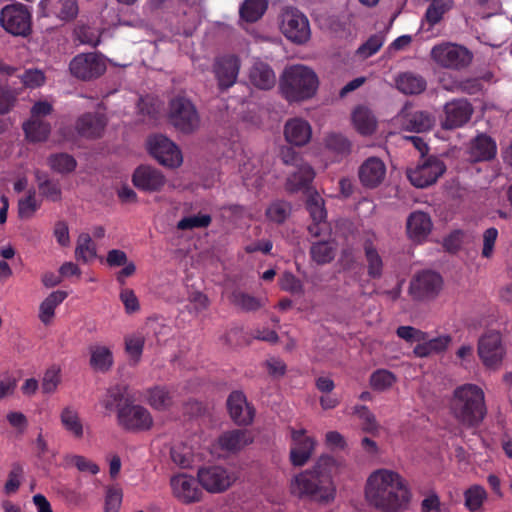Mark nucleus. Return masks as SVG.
<instances>
[{
	"mask_svg": "<svg viewBox=\"0 0 512 512\" xmlns=\"http://www.w3.org/2000/svg\"><path fill=\"white\" fill-rule=\"evenodd\" d=\"M364 496L367 503L382 512H400L411 499L408 482L397 471L376 469L367 477Z\"/></svg>",
	"mask_w": 512,
	"mask_h": 512,
	"instance_id": "nucleus-1",
	"label": "nucleus"
},
{
	"mask_svg": "<svg viewBox=\"0 0 512 512\" xmlns=\"http://www.w3.org/2000/svg\"><path fill=\"white\" fill-rule=\"evenodd\" d=\"M336 461L322 455L315 464L295 474L289 482V492L297 499H309L321 505H328L336 498L337 488L333 479Z\"/></svg>",
	"mask_w": 512,
	"mask_h": 512,
	"instance_id": "nucleus-2",
	"label": "nucleus"
},
{
	"mask_svg": "<svg viewBox=\"0 0 512 512\" xmlns=\"http://www.w3.org/2000/svg\"><path fill=\"white\" fill-rule=\"evenodd\" d=\"M449 410L460 425L477 427L487 414L483 389L471 383L456 387L449 400Z\"/></svg>",
	"mask_w": 512,
	"mask_h": 512,
	"instance_id": "nucleus-3",
	"label": "nucleus"
},
{
	"mask_svg": "<svg viewBox=\"0 0 512 512\" xmlns=\"http://www.w3.org/2000/svg\"><path fill=\"white\" fill-rule=\"evenodd\" d=\"M318 86L316 73L300 64L287 67L280 80V91L288 102H301L312 98Z\"/></svg>",
	"mask_w": 512,
	"mask_h": 512,
	"instance_id": "nucleus-4",
	"label": "nucleus"
},
{
	"mask_svg": "<svg viewBox=\"0 0 512 512\" xmlns=\"http://www.w3.org/2000/svg\"><path fill=\"white\" fill-rule=\"evenodd\" d=\"M429 56L437 68L450 71H462L473 61V53L467 47L451 41L433 45Z\"/></svg>",
	"mask_w": 512,
	"mask_h": 512,
	"instance_id": "nucleus-5",
	"label": "nucleus"
},
{
	"mask_svg": "<svg viewBox=\"0 0 512 512\" xmlns=\"http://www.w3.org/2000/svg\"><path fill=\"white\" fill-rule=\"evenodd\" d=\"M197 480L202 489L208 493L220 494L236 483L238 474L221 465H210L198 469Z\"/></svg>",
	"mask_w": 512,
	"mask_h": 512,
	"instance_id": "nucleus-6",
	"label": "nucleus"
},
{
	"mask_svg": "<svg viewBox=\"0 0 512 512\" xmlns=\"http://www.w3.org/2000/svg\"><path fill=\"white\" fill-rule=\"evenodd\" d=\"M446 170L442 160L435 156L421 158L413 167L406 171L411 184L417 188H426L434 184Z\"/></svg>",
	"mask_w": 512,
	"mask_h": 512,
	"instance_id": "nucleus-7",
	"label": "nucleus"
},
{
	"mask_svg": "<svg viewBox=\"0 0 512 512\" xmlns=\"http://www.w3.org/2000/svg\"><path fill=\"white\" fill-rule=\"evenodd\" d=\"M478 355L483 365L498 370L506 357L502 335L497 331L485 333L478 341Z\"/></svg>",
	"mask_w": 512,
	"mask_h": 512,
	"instance_id": "nucleus-8",
	"label": "nucleus"
},
{
	"mask_svg": "<svg viewBox=\"0 0 512 512\" xmlns=\"http://www.w3.org/2000/svg\"><path fill=\"white\" fill-rule=\"evenodd\" d=\"M170 123L182 133H192L200 124L199 115L190 100L177 97L170 103Z\"/></svg>",
	"mask_w": 512,
	"mask_h": 512,
	"instance_id": "nucleus-9",
	"label": "nucleus"
},
{
	"mask_svg": "<svg viewBox=\"0 0 512 512\" xmlns=\"http://www.w3.org/2000/svg\"><path fill=\"white\" fill-rule=\"evenodd\" d=\"M0 23L10 34L26 36L31 31V14L21 3L8 4L1 10Z\"/></svg>",
	"mask_w": 512,
	"mask_h": 512,
	"instance_id": "nucleus-10",
	"label": "nucleus"
},
{
	"mask_svg": "<svg viewBox=\"0 0 512 512\" xmlns=\"http://www.w3.org/2000/svg\"><path fill=\"white\" fill-rule=\"evenodd\" d=\"M281 31L293 43L304 44L311 37L307 17L297 9L287 8L282 13Z\"/></svg>",
	"mask_w": 512,
	"mask_h": 512,
	"instance_id": "nucleus-11",
	"label": "nucleus"
},
{
	"mask_svg": "<svg viewBox=\"0 0 512 512\" xmlns=\"http://www.w3.org/2000/svg\"><path fill=\"white\" fill-rule=\"evenodd\" d=\"M150 154L163 166L178 168L183 156L178 146L164 135H154L148 140Z\"/></svg>",
	"mask_w": 512,
	"mask_h": 512,
	"instance_id": "nucleus-12",
	"label": "nucleus"
},
{
	"mask_svg": "<svg viewBox=\"0 0 512 512\" xmlns=\"http://www.w3.org/2000/svg\"><path fill=\"white\" fill-rule=\"evenodd\" d=\"M443 279L433 271H422L410 281L409 294L415 300L434 299L442 290Z\"/></svg>",
	"mask_w": 512,
	"mask_h": 512,
	"instance_id": "nucleus-13",
	"label": "nucleus"
},
{
	"mask_svg": "<svg viewBox=\"0 0 512 512\" xmlns=\"http://www.w3.org/2000/svg\"><path fill=\"white\" fill-rule=\"evenodd\" d=\"M118 423L128 431H146L153 426L151 413L137 404H125L118 409Z\"/></svg>",
	"mask_w": 512,
	"mask_h": 512,
	"instance_id": "nucleus-14",
	"label": "nucleus"
},
{
	"mask_svg": "<svg viewBox=\"0 0 512 512\" xmlns=\"http://www.w3.org/2000/svg\"><path fill=\"white\" fill-rule=\"evenodd\" d=\"M169 484L173 497L182 504L197 503L203 498L198 480L189 474H176L170 478Z\"/></svg>",
	"mask_w": 512,
	"mask_h": 512,
	"instance_id": "nucleus-15",
	"label": "nucleus"
},
{
	"mask_svg": "<svg viewBox=\"0 0 512 512\" xmlns=\"http://www.w3.org/2000/svg\"><path fill=\"white\" fill-rule=\"evenodd\" d=\"M73 76L81 80H91L106 71L104 59L95 53H82L75 56L69 65Z\"/></svg>",
	"mask_w": 512,
	"mask_h": 512,
	"instance_id": "nucleus-16",
	"label": "nucleus"
},
{
	"mask_svg": "<svg viewBox=\"0 0 512 512\" xmlns=\"http://www.w3.org/2000/svg\"><path fill=\"white\" fill-rule=\"evenodd\" d=\"M290 437V461L294 466H304L314 453L316 440L304 428H290Z\"/></svg>",
	"mask_w": 512,
	"mask_h": 512,
	"instance_id": "nucleus-17",
	"label": "nucleus"
},
{
	"mask_svg": "<svg viewBox=\"0 0 512 512\" xmlns=\"http://www.w3.org/2000/svg\"><path fill=\"white\" fill-rule=\"evenodd\" d=\"M133 185L144 192H161L167 184L163 172L150 165H140L132 174Z\"/></svg>",
	"mask_w": 512,
	"mask_h": 512,
	"instance_id": "nucleus-18",
	"label": "nucleus"
},
{
	"mask_svg": "<svg viewBox=\"0 0 512 512\" xmlns=\"http://www.w3.org/2000/svg\"><path fill=\"white\" fill-rule=\"evenodd\" d=\"M394 120L403 130L417 133L430 130L435 122L431 114L424 111H414L410 104H406Z\"/></svg>",
	"mask_w": 512,
	"mask_h": 512,
	"instance_id": "nucleus-19",
	"label": "nucleus"
},
{
	"mask_svg": "<svg viewBox=\"0 0 512 512\" xmlns=\"http://www.w3.org/2000/svg\"><path fill=\"white\" fill-rule=\"evenodd\" d=\"M445 118L441 122L443 129L451 130L465 125L473 114L472 105L464 99L453 100L444 106Z\"/></svg>",
	"mask_w": 512,
	"mask_h": 512,
	"instance_id": "nucleus-20",
	"label": "nucleus"
},
{
	"mask_svg": "<svg viewBox=\"0 0 512 512\" xmlns=\"http://www.w3.org/2000/svg\"><path fill=\"white\" fill-rule=\"evenodd\" d=\"M240 60L233 55L218 58L213 66V72L221 90L232 87L238 78Z\"/></svg>",
	"mask_w": 512,
	"mask_h": 512,
	"instance_id": "nucleus-21",
	"label": "nucleus"
},
{
	"mask_svg": "<svg viewBox=\"0 0 512 512\" xmlns=\"http://www.w3.org/2000/svg\"><path fill=\"white\" fill-rule=\"evenodd\" d=\"M358 177L364 187L376 188L386 177V165L378 157H369L360 165Z\"/></svg>",
	"mask_w": 512,
	"mask_h": 512,
	"instance_id": "nucleus-22",
	"label": "nucleus"
},
{
	"mask_svg": "<svg viewBox=\"0 0 512 512\" xmlns=\"http://www.w3.org/2000/svg\"><path fill=\"white\" fill-rule=\"evenodd\" d=\"M40 10L42 16L69 21L77 16L78 4L76 0H41Z\"/></svg>",
	"mask_w": 512,
	"mask_h": 512,
	"instance_id": "nucleus-23",
	"label": "nucleus"
},
{
	"mask_svg": "<svg viewBox=\"0 0 512 512\" xmlns=\"http://www.w3.org/2000/svg\"><path fill=\"white\" fill-rule=\"evenodd\" d=\"M285 140L294 146H305L312 137L310 123L300 117L288 119L284 125Z\"/></svg>",
	"mask_w": 512,
	"mask_h": 512,
	"instance_id": "nucleus-24",
	"label": "nucleus"
},
{
	"mask_svg": "<svg viewBox=\"0 0 512 512\" xmlns=\"http://www.w3.org/2000/svg\"><path fill=\"white\" fill-rule=\"evenodd\" d=\"M227 407L232 420L238 425H249L254 419V409L240 391L232 392L227 399Z\"/></svg>",
	"mask_w": 512,
	"mask_h": 512,
	"instance_id": "nucleus-25",
	"label": "nucleus"
},
{
	"mask_svg": "<svg viewBox=\"0 0 512 512\" xmlns=\"http://www.w3.org/2000/svg\"><path fill=\"white\" fill-rule=\"evenodd\" d=\"M496 152V143L486 134H479L471 140L467 151L469 159L473 162L490 160L496 155Z\"/></svg>",
	"mask_w": 512,
	"mask_h": 512,
	"instance_id": "nucleus-26",
	"label": "nucleus"
},
{
	"mask_svg": "<svg viewBox=\"0 0 512 512\" xmlns=\"http://www.w3.org/2000/svg\"><path fill=\"white\" fill-rule=\"evenodd\" d=\"M432 230L430 216L422 211L411 213L407 219V233L414 242H422Z\"/></svg>",
	"mask_w": 512,
	"mask_h": 512,
	"instance_id": "nucleus-27",
	"label": "nucleus"
},
{
	"mask_svg": "<svg viewBox=\"0 0 512 512\" xmlns=\"http://www.w3.org/2000/svg\"><path fill=\"white\" fill-rule=\"evenodd\" d=\"M249 81L258 89L269 90L275 86L276 76L268 64L255 61L249 70Z\"/></svg>",
	"mask_w": 512,
	"mask_h": 512,
	"instance_id": "nucleus-28",
	"label": "nucleus"
},
{
	"mask_svg": "<svg viewBox=\"0 0 512 512\" xmlns=\"http://www.w3.org/2000/svg\"><path fill=\"white\" fill-rule=\"evenodd\" d=\"M106 126V119L101 113H87L82 115L77 123L78 133L84 137L95 138L101 136Z\"/></svg>",
	"mask_w": 512,
	"mask_h": 512,
	"instance_id": "nucleus-29",
	"label": "nucleus"
},
{
	"mask_svg": "<svg viewBox=\"0 0 512 512\" xmlns=\"http://www.w3.org/2000/svg\"><path fill=\"white\" fill-rule=\"evenodd\" d=\"M89 364L94 371L107 372L113 364L114 358L111 349L102 344H93L89 347Z\"/></svg>",
	"mask_w": 512,
	"mask_h": 512,
	"instance_id": "nucleus-30",
	"label": "nucleus"
},
{
	"mask_svg": "<svg viewBox=\"0 0 512 512\" xmlns=\"http://www.w3.org/2000/svg\"><path fill=\"white\" fill-rule=\"evenodd\" d=\"M60 422L64 430L74 437L81 439L84 436V424L78 410L73 406H66L61 410Z\"/></svg>",
	"mask_w": 512,
	"mask_h": 512,
	"instance_id": "nucleus-31",
	"label": "nucleus"
},
{
	"mask_svg": "<svg viewBox=\"0 0 512 512\" xmlns=\"http://www.w3.org/2000/svg\"><path fill=\"white\" fill-rule=\"evenodd\" d=\"M146 402L155 410L166 411L174 404V394L164 386H154L146 390Z\"/></svg>",
	"mask_w": 512,
	"mask_h": 512,
	"instance_id": "nucleus-32",
	"label": "nucleus"
},
{
	"mask_svg": "<svg viewBox=\"0 0 512 512\" xmlns=\"http://www.w3.org/2000/svg\"><path fill=\"white\" fill-rule=\"evenodd\" d=\"M252 442L250 433L243 430H232L223 433L218 439L219 447L226 452H236Z\"/></svg>",
	"mask_w": 512,
	"mask_h": 512,
	"instance_id": "nucleus-33",
	"label": "nucleus"
},
{
	"mask_svg": "<svg viewBox=\"0 0 512 512\" xmlns=\"http://www.w3.org/2000/svg\"><path fill=\"white\" fill-rule=\"evenodd\" d=\"M452 338L449 335H440L435 338L426 339L419 342L414 349L413 353L416 357L425 358L433 354L444 352L450 345Z\"/></svg>",
	"mask_w": 512,
	"mask_h": 512,
	"instance_id": "nucleus-34",
	"label": "nucleus"
},
{
	"mask_svg": "<svg viewBox=\"0 0 512 512\" xmlns=\"http://www.w3.org/2000/svg\"><path fill=\"white\" fill-rule=\"evenodd\" d=\"M352 123L354 128L361 135H372L377 128V120L371 110L364 106H359L352 113Z\"/></svg>",
	"mask_w": 512,
	"mask_h": 512,
	"instance_id": "nucleus-35",
	"label": "nucleus"
},
{
	"mask_svg": "<svg viewBox=\"0 0 512 512\" xmlns=\"http://www.w3.org/2000/svg\"><path fill=\"white\" fill-rule=\"evenodd\" d=\"M464 507L469 512H483L488 501V492L480 484H473L463 492Z\"/></svg>",
	"mask_w": 512,
	"mask_h": 512,
	"instance_id": "nucleus-36",
	"label": "nucleus"
},
{
	"mask_svg": "<svg viewBox=\"0 0 512 512\" xmlns=\"http://www.w3.org/2000/svg\"><path fill=\"white\" fill-rule=\"evenodd\" d=\"M67 292L57 290L50 293L40 304L39 319L49 325L55 316V309L66 299Z\"/></svg>",
	"mask_w": 512,
	"mask_h": 512,
	"instance_id": "nucleus-37",
	"label": "nucleus"
},
{
	"mask_svg": "<svg viewBox=\"0 0 512 512\" xmlns=\"http://www.w3.org/2000/svg\"><path fill=\"white\" fill-rule=\"evenodd\" d=\"M25 137L29 142L37 143L48 139L50 124L44 120H27L23 123Z\"/></svg>",
	"mask_w": 512,
	"mask_h": 512,
	"instance_id": "nucleus-38",
	"label": "nucleus"
},
{
	"mask_svg": "<svg viewBox=\"0 0 512 512\" xmlns=\"http://www.w3.org/2000/svg\"><path fill=\"white\" fill-rule=\"evenodd\" d=\"M314 177L315 173L310 165L300 164L296 171L290 173L287 179V188L290 191H298L312 182Z\"/></svg>",
	"mask_w": 512,
	"mask_h": 512,
	"instance_id": "nucleus-39",
	"label": "nucleus"
},
{
	"mask_svg": "<svg viewBox=\"0 0 512 512\" xmlns=\"http://www.w3.org/2000/svg\"><path fill=\"white\" fill-rule=\"evenodd\" d=\"M397 88L404 94H419L426 88V81L423 77L413 73H403L396 79Z\"/></svg>",
	"mask_w": 512,
	"mask_h": 512,
	"instance_id": "nucleus-40",
	"label": "nucleus"
},
{
	"mask_svg": "<svg viewBox=\"0 0 512 512\" xmlns=\"http://www.w3.org/2000/svg\"><path fill=\"white\" fill-rule=\"evenodd\" d=\"M145 341L146 336L142 331L132 332L125 336V352L134 363H138L140 361Z\"/></svg>",
	"mask_w": 512,
	"mask_h": 512,
	"instance_id": "nucleus-41",
	"label": "nucleus"
},
{
	"mask_svg": "<svg viewBox=\"0 0 512 512\" xmlns=\"http://www.w3.org/2000/svg\"><path fill=\"white\" fill-rule=\"evenodd\" d=\"M38 189L43 197L56 202L61 200L62 192L59 184L48 178V176L39 170L35 172Z\"/></svg>",
	"mask_w": 512,
	"mask_h": 512,
	"instance_id": "nucleus-42",
	"label": "nucleus"
},
{
	"mask_svg": "<svg viewBox=\"0 0 512 512\" xmlns=\"http://www.w3.org/2000/svg\"><path fill=\"white\" fill-rule=\"evenodd\" d=\"M336 253V244L334 241H319L312 244L310 254L312 259L318 264L331 262Z\"/></svg>",
	"mask_w": 512,
	"mask_h": 512,
	"instance_id": "nucleus-43",
	"label": "nucleus"
},
{
	"mask_svg": "<svg viewBox=\"0 0 512 512\" xmlns=\"http://www.w3.org/2000/svg\"><path fill=\"white\" fill-rule=\"evenodd\" d=\"M453 5V0H432L425 13V19L428 24L430 26L438 24L444 14L453 8Z\"/></svg>",
	"mask_w": 512,
	"mask_h": 512,
	"instance_id": "nucleus-44",
	"label": "nucleus"
},
{
	"mask_svg": "<svg viewBox=\"0 0 512 512\" xmlns=\"http://www.w3.org/2000/svg\"><path fill=\"white\" fill-rule=\"evenodd\" d=\"M267 6V0H246L240 7V16L247 22H255L265 13Z\"/></svg>",
	"mask_w": 512,
	"mask_h": 512,
	"instance_id": "nucleus-45",
	"label": "nucleus"
},
{
	"mask_svg": "<svg viewBox=\"0 0 512 512\" xmlns=\"http://www.w3.org/2000/svg\"><path fill=\"white\" fill-rule=\"evenodd\" d=\"M96 255V246L90 235L87 233L80 234L75 249L76 259L88 263L94 260Z\"/></svg>",
	"mask_w": 512,
	"mask_h": 512,
	"instance_id": "nucleus-46",
	"label": "nucleus"
},
{
	"mask_svg": "<svg viewBox=\"0 0 512 512\" xmlns=\"http://www.w3.org/2000/svg\"><path fill=\"white\" fill-rule=\"evenodd\" d=\"M353 414L361 421V428L364 432L372 435L379 433V423L375 415L369 410L367 406L357 405L353 408Z\"/></svg>",
	"mask_w": 512,
	"mask_h": 512,
	"instance_id": "nucleus-47",
	"label": "nucleus"
},
{
	"mask_svg": "<svg viewBox=\"0 0 512 512\" xmlns=\"http://www.w3.org/2000/svg\"><path fill=\"white\" fill-rule=\"evenodd\" d=\"M230 302L243 311H256L263 306L262 299L242 291H235L230 296Z\"/></svg>",
	"mask_w": 512,
	"mask_h": 512,
	"instance_id": "nucleus-48",
	"label": "nucleus"
},
{
	"mask_svg": "<svg viewBox=\"0 0 512 512\" xmlns=\"http://www.w3.org/2000/svg\"><path fill=\"white\" fill-rule=\"evenodd\" d=\"M364 251L367 260L368 275L372 278H378L382 274L383 262L377 250L373 247L370 240L364 244Z\"/></svg>",
	"mask_w": 512,
	"mask_h": 512,
	"instance_id": "nucleus-49",
	"label": "nucleus"
},
{
	"mask_svg": "<svg viewBox=\"0 0 512 512\" xmlns=\"http://www.w3.org/2000/svg\"><path fill=\"white\" fill-rule=\"evenodd\" d=\"M171 459L181 468H190L194 462L193 450L184 443L175 444L171 448Z\"/></svg>",
	"mask_w": 512,
	"mask_h": 512,
	"instance_id": "nucleus-50",
	"label": "nucleus"
},
{
	"mask_svg": "<svg viewBox=\"0 0 512 512\" xmlns=\"http://www.w3.org/2000/svg\"><path fill=\"white\" fill-rule=\"evenodd\" d=\"M64 465L66 467L75 466L80 472H87L92 475L99 473V466L88 458L77 455L67 454L64 456Z\"/></svg>",
	"mask_w": 512,
	"mask_h": 512,
	"instance_id": "nucleus-51",
	"label": "nucleus"
},
{
	"mask_svg": "<svg viewBox=\"0 0 512 512\" xmlns=\"http://www.w3.org/2000/svg\"><path fill=\"white\" fill-rule=\"evenodd\" d=\"M306 206L313 222H325L327 212L324 207V200L317 192L309 194Z\"/></svg>",
	"mask_w": 512,
	"mask_h": 512,
	"instance_id": "nucleus-52",
	"label": "nucleus"
},
{
	"mask_svg": "<svg viewBox=\"0 0 512 512\" xmlns=\"http://www.w3.org/2000/svg\"><path fill=\"white\" fill-rule=\"evenodd\" d=\"M48 164L53 171L61 174L74 171L77 165L76 160L72 156L64 153L50 156Z\"/></svg>",
	"mask_w": 512,
	"mask_h": 512,
	"instance_id": "nucleus-53",
	"label": "nucleus"
},
{
	"mask_svg": "<svg viewBox=\"0 0 512 512\" xmlns=\"http://www.w3.org/2000/svg\"><path fill=\"white\" fill-rule=\"evenodd\" d=\"M369 382L374 390L384 391L393 386L396 382V377L386 369H379L372 373Z\"/></svg>",
	"mask_w": 512,
	"mask_h": 512,
	"instance_id": "nucleus-54",
	"label": "nucleus"
},
{
	"mask_svg": "<svg viewBox=\"0 0 512 512\" xmlns=\"http://www.w3.org/2000/svg\"><path fill=\"white\" fill-rule=\"evenodd\" d=\"M385 42V36L382 33L372 35L356 51L362 59H367L376 54Z\"/></svg>",
	"mask_w": 512,
	"mask_h": 512,
	"instance_id": "nucleus-55",
	"label": "nucleus"
},
{
	"mask_svg": "<svg viewBox=\"0 0 512 512\" xmlns=\"http://www.w3.org/2000/svg\"><path fill=\"white\" fill-rule=\"evenodd\" d=\"M211 223V216L208 214H196L182 218L177 223L179 230H192L195 228H205Z\"/></svg>",
	"mask_w": 512,
	"mask_h": 512,
	"instance_id": "nucleus-56",
	"label": "nucleus"
},
{
	"mask_svg": "<svg viewBox=\"0 0 512 512\" xmlns=\"http://www.w3.org/2000/svg\"><path fill=\"white\" fill-rule=\"evenodd\" d=\"M291 207L288 203L277 201L272 203L266 210L267 218L274 223H283L290 215Z\"/></svg>",
	"mask_w": 512,
	"mask_h": 512,
	"instance_id": "nucleus-57",
	"label": "nucleus"
},
{
	"mask_svg": "<svg viewBox=\"0 0 512 512\" xmlns=\"http://www.w3.org/2000/svg\"><path fill=\"white\" fill-rule=\"evenodd\" d=\"M39 208L36 200L35 191H29L28 195L18 202V214L22 219L31 218Z\"/></svg>",
	"mask_w": 512,
	"mask_h": 512,
	"instance_id": "nucleus-58",
	"label": "nucleus"
},
{
	"mask_svg": "<svg viewBox=\"0 0 512 512\" xmlns=\"http://www.w3.org/2000/svg\"><path fill=\"white\" fill-rule=\"evenodd\" d=\"M123 499L122 489L117 486L108 487L105 495L104 512H119Z\"/></svg>",
	"mask_w": 512,
	"mask_h": 512,
	"instance_id": "nucleus-59",
	"label": "nucleus"
},
{
	"mask_svg": "<svg viewBox=\"0 0 512 512\" xmlns=\"http://www.w3.org/2000/svg\"><path fill=\"white\" fill-rule=\"evenodd\" d=\"M21 83L27 88H37L45 83L46 77L39 69H27L19 76Z\"/></svg>",
	"mask_w": 512,
	"mask_h": 512,
	"instance_id": "nucleus-60",
	"label": "nucleus"
},
{
	"mask_svg": "<svg viewBox=\"0 0 512 512\" xmlns=\"http://www.w3.org/2000/svg\"><path fill=\"white\" fill-rule=\"evenodd\" d=\"M61 381L60 369L56 366L49 368L42 380V390L46 394H51L56 391Z\"/></svg>",
	"mask_w": 512,
	"mask_h": 512,
	"instance_id": "nucleus-61",
	"label": "nucleus"
},
{
	"mask_svg": "<svg viewBox=\"0 0 512 512\" xmlns=\"http://www.w3.org/2000/svg\"><path fill=\"white\" fill-rule=\"evenodd\" d=\"M399 338L409 342H419L427 339V333L413 326H399L396 330Z\"/></svg>",
	"mask_w": 512,
	"mask_h": 512,
	"instance_id": "nucleus-62",
	"label": "nucleus"
},
{
	"mask_svg": "<svg viewBox=\"0 0 512 512\" xmlns=\"http://www.w3.org/2000/svg\"><path fill=\"white\" fill-rule=\"evenodd\" d=\"M421 512H451V510L442 506L436 492H431L421 501Z\"/></svg>",
	"mask_w": 512,
	"mask_h": 512,
	"instance_id": "nucleus-63",
	"label": "nucleus"
},
{
	"mask_svg": "<svg viewBox=\"0 0 512 512\" xmlns=\"http://www.w3.org/2000/svg\"><path fill=\"white\" fill-rule=\"evenodd\" d=\"M279 285L282 290L290 293H302V282L292 273L285 272L279 278Z\"/></svg>",
	"mask_w": 512,
	"mask_h": 512,
	"instance_id": "nucleus-64",
	"label": "nucleus"
}]
</instances>
